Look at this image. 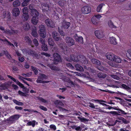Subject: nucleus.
<instances>
[{"label": "nucleus", "mask_w": 131, "mask_h": 131, "mask_svg": "<svg viewBox=\"0 0 131 131\" xmlns=\"http://www.w3.org/2000/svg\"><path fill=\"white\" fill-rule=\"evenodd\" d=\"M42 50L45 51H48V48L47 45L46 44H44L41 46Z\"/></svg>", "instance_id": "34"}, {"label": "nucleus", "mask_w": 131, "mask_h": 131, "mask_svg": "<svg viewBox=\"0 0 131 131\" xmlns=\"http://www.w3.org/2000/svg\"><path fill=\"white\" fill-rule=\"evenodd\" d=\"M21 88L23 89H26V87H25L23 85L19 82L18 81H17L16 83Z\"/></svg>", "instance_id": "46"}, {"label": "nucleus", "mask_w": 131, "mask_h": 131, "mask_svg": "<svg viewBox=\"0 0 131 131\" xmlns=\"http://www.w3.org/2000/svg\"><path fill=\"white\" fill-rule=\"evenodd\" d=\"M48 42L49 45L52 46H53L55 43L52 39L51 38H48Z\"/></svg>", "instance_id": "32"}, {"label": "nucleus", "mask_w": 131, "mask_h": 131, "mask_svg": "<svg viewBox=\"0 0 131 131\" xmlns=\"http://www.w3.org/2000/svg\"><path fill=\"white\" fill-rule=\"evenodd\" d=\"M122 88L127 90H129L130 89V88L129 87L124 84H123L122 85Z\"/></svg>", "instance_id": "47"}, {"label": "nucleus", "mask_w": 131, "mask_h": 131, "mask_svg": "<svg viewBox=\"0 0 131 131\" xmlns=\"http://www.w3.org/2000/svg\"><path fill=\"white\" fill-rule=\"evenodd\" d=\"M95 34L96 37L99 39H101L104 36L102 32L100 30H96L95 31Z\"/></svg>", "instance_id": "9"}, {"label": "nucleus", "mask_w": 131, "mask_h": 131, "mask_svg": "<svg viewBox=\"0 0 131 131\" xmlns=\"http://www.w3.org/2000/svg\"><path fill=\"white\" fill-rule=\"evenodd\" d=\"M127 56L128 58L131 60V50H128L127 53Z\"/></svg>", "instance_id": "42"}, {"label": "nucleus", "mask_w": 131, "mask_h": 131, "mask_svg": "<svg viewBox=\"0 0 131 131\" xmlns=\"http://www.w3.org/2000/svg\"><path fill=\"white\" fill-rule=\"evenodd\" d=\"M116 110L118 111L117 112L116 111H111L110 112V113L111 114L113 115H126L127 114V113L125 112L124 111L121 109L117 108Z\"/></svg>", "instance_id": "4"}, {"label": "nucleus", "mask_w": 131, "mask_h": 131, "mask_svg": "<svg viewBox=\"0 0 131 131\" xmlns=\"http://www.w3.org/2000/svg\"><path fill=\"white\" fill-rule=\"evenodd\" d=\"M88 70L89 72H86V73L90 77H91L93 75L96 74V71L94 69L91 68H89Z\"/></svg>", "instance_id": "10"}, {"label": "nucleus", "mask_w": 131, "mask_h": 131, "mask_svg": "<svg viewBox=\"0 0 131 131\" xmlns=\"http://www.w3.org/2000/svg\"><path fill=\"white\" fill-rule=\"evenodd\" d=\"M20 2L18 0L15 1L13 3V5L14 7H16L19 6L20 5Z\"/></svg>", "instance_id": "28"}, {"label": "nucleus", "mask_w": 131, "mask_h": 131, "mask_svg": "<svg viewBox=\"0 0 131 131\" xmlns=\"http://www.w3.org/2000/svg\"><path fill=\"white\" fill-rule=\"evenodd\" d=\"M0 40L3 42H6L5 43L7 45L12 46L13 47V48H15V46L14 45L11 43L7 39H2L0 38Z\"/></svg>", "instance_id": "14"}, {"label": "nucleus", "mask_w": 131, "mask_h": 131, "mask_svg": "<svg viewBox=\"0 0 131 131\" xmlns=\"http://www.w3.org/2000/svg\"><path fill=\"white\" fill-rule=\"evenodd\" d=\"M104 4H101L99 5L97 7V11L98 12H102V8Z\"/></svg>", "instance_id": "29"}, {"label": "nucleus", "mask_w": 131, "mask_h": 131, "mask_svg": "<svg viewBox=\"0 0 131 131\" xmlns=\"http://www.w3.org/2000/svg\"><path fill=\"white\" fill-rule=\"evenodd\" d=\"M54 103L56 106L58 107L59 106V105L64 106V104L61 101L58 100H56L54 101Z\"/></svg>", "instance_id": "19"}, {"label": "nucleus", "mask_w": 131, "mask_h": 131, "mask_svg": "<svg viewBox=\"0 0 131 131\" xmlns=\"http://www.w3.org/2000/svg\"><path fill=\"white\" fill-rule=\"evenodd\" d=\"M43 80V79L40 76L38 77L36 82L38 83H42L43 81L42 80Z\"/></svg>", "instance_id": "43"}, {"label": "nucleus", "mask_w": 131, "mask_h": 131, "mask_svg": "<svg viewBox=\"0 0 131 131\" xmlns=\"http://www.w3.org/2000/svg\"><path fill=\"white\" fill-rule=\"evenodd\" d=\"M91 12V8L88 6H85L83 7L81 10V12L83 14H87Z\"/></svg>", "instance_id": "7"}, {"label": "nucleus", "mask_w": 131, "mask_h": 131, "mask_svg": "<svg viewBox=\"0 0 131 131\" xmlns=\"http://www.w3.org/2000/svg\"><path fill=\"white\" fill-rule=\"evenodd\" d=\"M70 24L69 22L63 21L62 24V27L64 29H68L70 26Z\"/></svg>", "instance_id": "17"}, {"label": "nucleus", "mask_w": 131, "mask_h": 131, "mask_svg": "<svg viewBox=\"0 0 131 131\" xmlns=\"http://www.w3.org/2000/svg\"><path fill=\"white\" fill-rule=\"evenodd\" d=\"M45 23L47 26L49 27L53 28L54 27V22L51 19H47L45 20Z\"/></svg>", "instance_id": "8"}, {"label": "nucleus", "mask_w": 131, "mask_h": 131, "mask_svg": "<svg viewBox=\"0 0 131 131\" xmlns=\"http://www.w3.org/2000/svg\"><path fill=\"white\" fill-rule=\"evenodd\" d=\"M53 56L54 59L53 63L55 64H58V62L61 61V59L60 55L58 53H55L53 54Z\"/></svg>", "instance_id": "3"}, {"label": "nucleus", "mask_w": 131, "mask_h": 131, "mask_svg": "<svg viewBox=\"0 0 131 131\" xmlns=\"http://www.w3.org/2000/svg\"><path fill=\"white\" fill-rule=\"evenodd\" d=\"M18 92L20 96H26V94L25 93H24L20 91H19Z\"/></svg>", "instance_id": "57"}, {"label": "nucleus", "mask_w": 131, "mask_h": 131, "mask_svg": "<svg viewBox=\"0 0 131 131\" xmlns=\"http://www.w3.org/2000/svg\"><path fill=\"white\" fill-rule=\"evenodd\" d=\"M31 69L36 74H37L38 73V71L36 68L32 66Z\"/></svg>", "instance_id": "56"}, {"label": "nucleus", "mask_w": 131, "mask_h": 131, "mask_svg": "<svg viewBox=\"0 0 131 131\" xmlns=\"http://www.w3.org/2000/svg\"><path fill=\"white\" fill-rule=\"evenodd\" d=\"M20 13V11L18 8H14L12 10V14L13 16H18Z\"/></svg>", "instance_id": "13"}, {"label": "nucleus", "mask_w": 131, "mask_h": 131, "mask_svg": "<svg viewBox=\"0 0 131 131\" xmlns=\"http://www.w3.org/2000/svg\"><path fill=\"white\" fill-rule=\"evenodd\" d=\"M115 55L112 53H109L106 55L107 58L108 60L113 61Z\"/></svg>", "instance_id": "12"}, {"label": "nucleus", "mask_w": 131, "mask_h": 131, "mask_svg": "<svg viewBox=\"0 0 131 131\" xmlns=\"http://www.w3.org/2000/svg\"><path fill=\"white\" fill-rule=\"evenodd\" d=\"M99 108H96V109L97 110H99V111L100 112H104V113H107L108 114L110 113V112H107L106 111H104L102 110V109H100V107H99Z\"/></svg>", "instance_id": "55"}, {"label": "nucleus", "mask_w": 131, "mask_h": 131, "mask_svg": "<svg viewBox=\"0 0 131 131\" xmlns=\"http://www.w3.org/2000/svg\"><path fill=\"white\" fill-rule=\"evenodd\" d=\"M33 42L36 46H37L39 45V43L38 41L35 38L33 39Z\"/></svg>", "instance_id": "51"}, {"label": "nucleus", "mask_w": 131, "mask_h": 131, "mask_svg": "<svg viewBox=\"0 0 131 131\" xmlns=\"http://www.w3.org/2000/svg\"><path fill=\"white\" fill-rule=\"evenodd\" d=\"M64 40L70 46L74 44V41L73 39L71 37L67 36L65 38Z\"/></svg>", "instance_id": "5"}, {"label": "nucleus", "mask_w": 131, "mask_h": 131, "mask_svg": "<svg viewBox=\"0 0 131 131\" xmlns=\"http://www.w3.org/2000/svg\"><path fill=\"white\" fill-rule=\"evenodd\" d=\"M66 60L68 61L73 60L75 62L80 61L83 64H87L88 63V61L85 56L82 55H79L74 57L73 54L70 56V58H66Z\"/></svg>", "instance_id": "1"}, {"label": "nucleus", "mask_w": 131, "mask_h": 131, "mask_svg": "<svg viewBox=\"0 0 131 131\" xmlns=\"http://www.w3.org/2000/svg\"><path fill=\"white\" fill-rule=\"evenodd\" d=\"M113 61L117 63H119L121 62V59L120 57L115 55Z\"/></svg>", "instance_id": "31"}, {"label": "nucleus", "mask_w": 131, "mask_h": 131, "mask_svg": "<svg viewBox=\"0 0 131 131\" xmlns=\"http://www.w3.org/2000/svg\"><path fill=\"white\" fill-rule=\"evenodd\" d=\"M92 23L94 24L97 25L99 23V20L95 17H93L91 19Z\"/></svg>", "instance_id": "24"}, {"label": "nucleus", "mask_w": 131, "mask_h": 131, "mask_svg": "<svg viewBox=\"0 0 131 131\" xmlns=\"http://www.w3.org/2000/svg\"><path fill=\"white\" fill-rule=\"evenodd\" d=\"M108 25L111 28H114V26L113 23L110 20L108 22Z\"/></svg>", "instance_id": "53"}, {"label": "nucleus", "mask_w": 131, "mask_h": 131, "mask_svg": "<svg viewBox=\"0 0 131 131\" xmlns=\"http://www.w3.org/2000/svg\"><path fill=\"white\" fill-rule=\"evenodd\" d=\"M29 18L28 14H23L22 16V19L24 21H27Z\"/></svg>", "instance_id": "26"}, {"label": "nucleus", "mask_w": 131, "mask_h": 131, "mask_svg": "<svg viewBox=\"0 0 131 131\" xmlns=\"http://www.w3.org/2000/svg\"><path fill=\"white\" fill-rule=\"evenodd\" d=\"M49 127L51 130L55 131L57 129L56 126L54 124H51L49 126Z\"/></svg>", "instance_id": "44"}, {"label": "nucleus", "mask_w": 131, "mask_h": 131, "mask_svg": "<svg viewBox=\"0 0 131 131\" xmlns=\"http://www.w3.org/2000/svg\"><path fill=\"white\" fill-rule=\"evenodd\" d=\"M88 104H90V105L89 106V107L92 108L96 109V108L95 107V106L94 105V104L91 102H89Z\"/></svg>", "instance_id": "58"}, {"label": "nucleus", "mask_w": 131, "mask_h": 131, "mask_svg": "<svg viewBox=\"0 0 131 131\" xmlns=\"http://www.w3.org/2000/svg\"><path fill=\"white\" fill-rule=\"evenodd\" d=\"M38 18L35 16L33 17L31 20V23L34 25H36L38 23Z\"/></svg>", "instance_id": "22"}, {"label": "nucleus", "mask_w": 131, "mask_h": 131, "mask_svg": "<svg viewBox=\"0 0 131 131\" xmlns=\"http://www.w3.org/2000/svg\"><path fill=\"white\" fill-rule=\"evenodd\" d=\"M91 61L93 64L98 66H100L101 64V62L100 61L97 59H91Z\"/></svg>", "instance_id": "21"}, {"label": "nucleus", "mask_w": 131, "mask_h": 131, "mask_svg": "<svg viewBox=\"0 0 131 131\" xmlns=\"http://www.w3.org/2000/svg\"><path fill=\"white\" fill-rule=\"evenodd\" d=\"M40 41L41 43L43 45L45 44V39L41 38L40 39Z\"/></svg>", "instance_id": "62"}, {"label": "nucleus", "mask_w": 131, "mask_h": 131, "mask_svg": "<svg viewBox=\"0 0 131 131\" xmlns=\"http://www.w3.org/2000/svg\"><path fill=\"white\" fill-rule=\"evenodd\" d=\"M3 31H4L3 32L4 33L9 35H12L11 30H10L8 29H4V30Z\"/></svg>", "instance_id": "48"}, {"label": "nucleus", "mask_w": 131, "mask_h": 131, "mask_svg": "<svg viewBox=\"0 0 131 131\" xmlns=\"http://www.w3.org/2000/svg\"><path fill=\"white\" fill-rule=\"evenodd\" d=\"M51 69L54 70H58V69L54 66H53L51 64H48L47 65Z\"/></svg>", "instance_id": "45"}, {"label": "nucleus", "mask_w": 131, "mask_h": 131, "mask_svg": "<svg viewBox=\"0 0 131 131\" xmlns=\"http://www.w3.org/2000/svg\"><path fill=\"white\" fill-rule=\"evenodd\" d=\"M39 107L41 110H42L44 111H47V108H46L45 107H44L43 106L41 105H40L39 106Z\"/></svg>", "instance_id": "64"}, {"label": "nucleus", "mask_w": 131, "mask_h": 131, "mask_svg": "<svg viewBox=\"0 0 131 131\" xmlns=\"http://www.w3.org/2000/svg\"><path fill=\"white\" fill-rule=\"evenodd\" d=\"M58 35H59V34H58L57 32L56 31H53L52 32V36L53 38H54L55 36H57Z\"/></svg>", "instance_id": "60"}, {"label": "nucleus", "mask_w": 131, "mask_h": 131, "mask_svg": "<svg viewBox=\"0 0 131 131\" xmlns=\"http://www.w3.org/2000/svg\"><path fill=\"white\" fill-rule=\"evenodd\" d=\"M75 67L76 69V70H77L81 71H84L83 68L79 64H75Z\"/></svg>", "instance_id": "25"}, {"label": "nucleus", "mask_w": 131, "mask_h": 131, "mask_svg": "<svg viewBox=\"0 0 131 131\" xmlns=\"http://www.w3.org/2000/svg\"><path fill=\"white\" fill-rule=\"evenodd\" d=\"M31 34L34 37H36L37 36V29L36 28L32 30Z\"/></svg>", "instance_id": "33"}, {"label": "nucleus", "mask_w": 131, "mask_h": 131, "mask_svg": "<svg viewBox=\"0 0 131 131\" xmlns=\"http://www.w3.org/2000/svg\"><path fill=\"white\" fill-rule=\"evenodd\" d=\"M24 39L26 42L29 45H31L32 43V41L30 38L28 36H26L24 37Z\"/></svg>", "instance_id": "27"}, {"label": "nucleus", "mask_w": 131, "mask_h": 131, "mask_svg": "<svg viewBox=\"0 0 131 131\" xmlns=\"http://www.w3.org/2000/svg\"><path fill=\"white\" fill-rule=\"evenodd\" d=\"M31 74L32 73L31 72H29L26 74H23L22 75L25 77H29L31 75Z\"/></svg>", "instance_id": "54"}, {"label": "nucleus", "mask_w": 131, "mask_h": 131, "mask_svg": "<svg viewBox=\"0 0 131 131\" xmlns=\"http://www.w3.org/2000/svg\"><path fill=\"white\" fill-rule=\"evenodd\" d=\"M39 28H42L43 29H40L39 32H41L42 31H45L46 29L45 26L43 25H41L39 26Z\"/></svg>", "instance_id": "49"}, {"label": "nucleus", "mask_w": 131, "mask_h": 131, "mask_svg": "<svg viewBox=\"0 0 131 131\" xmlns=\"http://www.w3.org/2000/svg\"><path fill=\"white\" fill-rule=\"evenodd\" d=\"M20 116L19 114L14 115L7 118L6 121L8 123L11 124L15 123L16 121L18 120Z\"/></svg>", "instance_id": "2"}, {"label": "nucleus", "mask_w": 131, "mask_h": 131, "mask_svg": "<svg viewBox=\"0 0 131 131\" xmlns=\"http://www.w3.org/2000/svg\"><path fill=\"white\" fill-rule=\"evenodd\" d=\"M109 42L111 44L114 45H116L117 43L116 39L114 37H110L109 39Z\"/></svg>", "instance_id": "18"}, {"label": "nucleus", "mask_w": 131, "mask_h": 131, "mask_svg": "<svg viewBox=\"0 0 131 131\" xmlns=\"http://www.w3.org/2000/svg\"><path fill=\"white\" fill-rule=\"evenodd\" d=\"M78 118L79 119L81 122L85 123V122H88L89 121V119H86L84 117H78Z\"/></svg>", "instance_id": "38"}, {"label": "nucleus", "mask_w": 131, "mask_h": 131, "mask_svg": "<svg viewBox=\"0 0 131 131\" xmlns=\"http://www.w3.org/2000/svg\"><path fill=\"white\" fill-rule=\"evenodd\" d=\"M119 119L122 121V122L125 124H127L129 123V121L126 120L123 117H121L119 118Z\"/></svg>", "instance_id": "39"}, {"label": "nucleus", "mask_w": 131, "mask_h": 131, "mask_svg": "<svg viewBox=\"0 0 131 131\" xmlns=\"http://www.w3.org/2000/svg\"><path fill=\"white\" fill-rule=\"evenodd\" d=\"M37 97L39 100L41 102L44 103H46L47 102V100L42 97Z\"/></svg>", "instance_id": "37"}, {"label": "nucleus", "mask_w": 131, "mask_h": 131, "mask_svg": "<svg viewBox=\"0 0 131 131\" xmlns=\"http://www.w3.org/2000/svg\"><path fill=\"white\" fill-rule=\"evenodd\" d=\"M97 76L99 78H105L106 77L105 74H104L101 72H99L97 74Z\"/></svg>", "instance_id": "40"}, {"label": "nucleus", "mask_w": 131, "mask_h": 131, "mask_svg": "<svg viewBox=\"0 0 131 131\" xmlns=\"http://www.w3.org/2000/svg\"><path fill=\"white\" fill-rule=\"evenodd\" d=\"M53 38L56 41H58L60 39V36L59 35H58L57 36H55V37Z\"/></svg>", "instance_id": "61"}, {"label": "nucleus", "mask_w": 131, "mask_h": 131, "mask_svg": "<svg viewBox=\"0 0 131 131\" xmlns=\"http://www.w3.org/2000/svg\"><path fill=\"white\" fill-rule=\"evenodd\" d=\"M28 8L27 7H25L23 8V14H28Z\"/></svg>", "instance_id": "50"}, {"label": "nucleus", "mask_w": 131, "mask_h": 131, "mask_svg": "<svg viewBox=\"0 0 131 131\" xmlns=\"http://www.w3.org/2000/svg\"><path fill=\"white\" fill-rule=\"evenodd\" d=\"M23 2L21 4L22 6L23 7L27 6L28 4V3L30 0H23Z\"/></svg>", "instance_id": "35"}, {"label": "nucleus", "mask_w": 131, "mask_h": 131, "mask_svg": "<svg viewBox=\"0 0 131 131\" xmlns=\"http://www.w3.org/2000/svg\"><path fill=\"white\" fill-rule=\"evenodd\" d=\"M74 37L77 41L81 43H83V38L82 36L79 37L77 34H75L74 35Z\"/></svg>", "instance_id": "15"}, {"label": "nucleus", "mask_w": 131, "mask_h": 131, "mask_svg": "<svg viewBox=\"0 0 131 131\" xmlns=\"http://www.w3.org/2000/svg\"><path fill=\"white\" fill-rule=\"evenodd\" d=\"M39 34L40 36L43 38H45L46 36V33L45 31H42L41 32H39Z\"/></svg>", "instance_id": "36"}, {"label": "nucleus", "mask_w": 131, "mask_h": 131, "mask_svg": "<svg viewBox=\"0 0 131 131\" xmlns=\"http://www.w3.org/2000/svg\"><path fill=\"white\" fill-rule=\"evenodd\" d=\"M24 29L25 30H28L30 28V24L27 22H26L23 25Z\"/></svg>", "instance_id": "23"}, {"label": "nucleus", "mask_w": 131, "mask_h": 131, "mask_svg": "<svg viewBox=\"0 0 131 131\" xmlns=\"http://www.w3.org/2000/svg\"><path fill=\"white\" fill-rule=\"evenodd\" d=\"M43 12L47 13L49 9V5L46 4H43L42 5Z\"/></svg>", "instance_id": "11"}, {"label": "nucleus", "mask_w": 131, "mask_h": 131, "mask_svg": "<svg viewBox=\"0 0 131 131\" xmlns=\"http://www.w3.org/2000/svg\"><path fill=\"white\" fill-rule=\"evenodd\" d=\"M111 77L114 79L118 80H119L120 78L117 75H111Z\"/></svg>", "instance_id": "52"}, {"label": "nucleus", "mask_w": 131, "mask_h": 131, "mask_svg": "<svg viewBox=\"0 0 131 131\" xmlns=\"http://www.w3.org/2000/svg\"><path fill=\"white\" fill-rule=\"evenodd\" d=\"M36 121L35 120L29 121L27 123V124L28 126H32L33 127L35 126Z\"/></svg>", "instance_id": "30"}, {"label": "nucleus", "mask_w": 131, "mask_h": 131, "mask_svg": "<svg viewBox=\"0 0 131 131\" xmlns=\"http://www.w3.org/2000/svg\"><path fill=\"white\" fill-rule=\"evenodd\" d=\"M27 52L28 53V54L29 55L33 57H37L38 56L36 52H35L34 51L31 49L29 50Z\"/></svg>", "instance_id": "16"}, {"label": "nucleus", "mask_w": 131, "mask_h": 131, "mask_svg": "<svg viewBox=\"0 0 131 131\" xmlns=\"http://www.w3.org/2000/svg\"><path fill=\"white\" fill-rule=\"evenodd\" d=\"M12 35L16 34L18 32V31L17 30H14L11 29Z\"/></svg>", "instance_id": "63"}, {"label": "nucleus", "mask_w": 131, "mask_h": 131, "mask_svg": "<svg viewBox=\"0 0 131 131\" xmlns=\"http://www.w3.org/2000/svg\"><path fill=\"white\" fill-rule=\"evenodd\" d=\"M7 76L11 80L13 81L14 82H15L16 83L17 81H16L14 78L12 77V76H10L9 75H7Z\"/></svg>", "instance_id": "59"}, {"label": "nucleus", "mask_w": 131, "mask_h": 131, "mask_svg": "<svg viewBox=\"0 0 131 131\" xmlns=\"http://www.w3.org/2000/svg\"><path fill=\"white\" fill-rule=\"evenodd\" d=\"M31 15L32 16L37 17L39 15V13L36 9H33L31 11Z\"/></svg>", "instance_id": "20"}, {"label": "nucleus", "mask_w": 131, "mask_h": 131, "mask_svg": "<svg viewBox=\"0 0 131 131\" xmlns=\"http://www.w3.org/2000/svg\"><path fill=\"white\" fill-rule=\"evenodd\" d=\"M73 128L75 129L77 131H81L82 128L80 126H77L76 125L72 127Z\"/></svg>", "instance_id": "41"}, {"label": "nucleus", "mask_w": 131, "mask_h": 131, "mask_svg": "<svg viewBox=\"0 0 131 131\" xmlns=\"http://www.w3.org/2000/svg\"><path fill=\"white\" fill-rule=\"evenodd\" d=\"M61 78H60L62 79L63 80L68 82L73 87L74 86L75 84L74 83L71 81L68 78L64 76L62 74L61 75Z\"/></svg>", "instance_id": "6"}]
</instances>
